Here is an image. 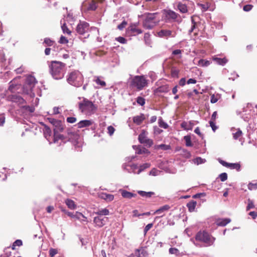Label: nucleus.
Instances as JSON below:
<instances>
[{
  "instance_id": "32",
  "label": "nucleus",
  "mask_w": 257,
  "mask_h": 257,
  "mask_svg": "<svg viewBox=\"0 0 257 257\" xmlns=\"http://www.w3.org/2000/svg\"><path fill=\"white\" fill-rule=\"evenodd\" d=\"M138 193L141 196L145 197L146 198H150L154 194V192L152 191L146 192L144 191H139Z\"/></svg>"
},
{
  "instance_id": "23",
  "label": "nucleus",
  "mask_w": 257,
  "mask_h": 257,
  "mask_svg": "<svg viewBox=\"0 0 257 257\" xmlns=\"http://www.w3.org/2000/svg\"><path fill=\"white\" fill-rule=\"evenodd\" d=\"M93 124V121L90 120H83L80 121L77 124L78 128H82L84 127L89 126Z\"/></svg>"
},
{
  "instance_id": "50",
  "label": "nucleus",
  "mask_w": 257,
  "mask_h": 257,
  "mask_svg": "<svg viewBox=\"0 0 257 257\" xmlns=\"http://www.w3.org/2000/svg\"><path fill=\"white\" fill-rule=\"evenodd\" d=\"M254 207V206L253 205V203L252 200H250V199H248V204L246 207V210H249L251 208H253Z\"/></svg>"
},
{
  "instance_id": "4",
  "label": "nucleus",
  "mask_w": 257,
  "mask_h": 257,
  "mask_svg": "<svg viewBox=\"0 0 257 257\" xmlns=\"http://www.w3.org/2000/svg\"><path fill=\"white\" fill-rule=\"evenodd\" d=\"M148 80L144 75H137L132 78L130 86L133 88H136L137 91H141L148 86Z\"/></svg>"
},
{
  "instance_id": "63",
  "label": "nucleus",
  "mask_w": 257,
  "mask_h": 257,
  "mask_svg": "<svg viewBox=\"0 0 257 257\" xmlns=\"http://www.w3.org/2000/svg\"><path fill=\"white\" fill-rule=\"evenodd\" d=\"M192 92L194 93L195 96L196 97V99L198 100L200 97L199 94H202V93L199 92L198 90L196 89H193V91Z\"/></svg>"
},
{
  "instance_id": "17",
  "label": "nucleus",
  "mask_w": 257,
  "mask_h": 257,
  "mask_svg": "<svg viewBox=\"0 0 257 257\" xmlns=\"http://www.w3.org/2000/svg\"><path fill=\"white\" fill-rule=\"evenodd\" d=\"M170 208L171 207L169 205H165L155 210L154 212V214L160 215L159 216L156 217L155 219L163 217L165 215L164 214V212L168 211Z\"/></svg>"
},
{
  "instance_id": "40",
  "label": "nucleus",
  "mask_w": 257,
  "mask_h": 257,
  "mask_svg": "<svg viewBox=\"0 0 257 257\" xmlns=\"http://www.w3.org/2000/svg\"><path fill=\"white\" fill-rule=\"evenodd\" d=\"M22 245V241L21 239H17L13 243L12 246H11V248H12V249L13 250H15L16 249V246H21Z\"/></svg>"
},
{
  "instance_id": "30",
  "label": "nucleus",
  "mask_w": 257,
  "mask_h": 257,
  "mask_svg": "<svg viewBox=\"0 0 257 257\" xmlns=\"http://www.w3.org/2000/svg\"><path fill=\"white\" fill-rule=\"evenodd\" d=\"M197 205V202L194 200H191L188 202L187 204V207L188 208V209L190 212H192L194 211Z\"/></svg>"
},
{
  "instance_id": "43",
  "label": "nucleus",
  "mask_w": 257,
  "mask_h": 257,
  "mask_svg": "<svg viewBox=\"0 0 257 257\" xmlns=\"http://www.w3.org/2000/svg\"><path fill=\"white\" fill-rule=\"evenodd\" d=\"M150 167V164L149 163H145L140 167L139 170L138 172V174L140 173L142 171L145 170L146 168H148Z\"/></svg>"
},
{
  "instance_id": "44",
  "label": "nucleus",
  "mask_w": 257,
  "mask_h": 257,
  "mask_svg": "<svg viewBox=\"0 0 257 257\" xmlns=\"http://www.w3.org/2000/svg\"><path fill=\"white\" fill-rule=\"evenodd\" d=\"M49 255L50 257H54L56 254L58 253V250L57 248H50L49 249Z\"/></svg>"
},
{
  "instance_id": "52",
  "label": "nucleus",
  "mask_w": 257,
  "mask_h": 257,
  "mask_svg": "<svg viewBox=\"0 0 257 257\" xmlns=\"http://www.w3.org/2000/svg\"><path fill=\"white\" fill-rule=\"evenodd\" d=\"M248 188L251 190L257 189V182L249 183L248 185Z\"/></svg>"
},
{
  "instance_id": "47",
  "label": "nucleus",
  "mask_w": 257,
  "mask_h": 257,
  "mask_svg": "<svg viewBox=\"0 0 257 257\" xmlns=\"http://www.w3.org/2000/svg\"><path fill=\"white\" fill-rule=\"evenodd\" d=\"M169 252L171 254H174L176 255H179L180 253L179 250L178 249L175 247H171L169 248Z\"/></svg>"
},
{
  "instance_id": "1",
  "label": "nucleus",
  "mask_w": 257,
  "mask_h": 257,
  "mask_svg": "<svg viewBox=\"0 0 257 257\" xmlns=\"http://www.w3.org/2000/svg\"><path fill=\"white\" fill-rule=\"evenodd\" d=\"M66 64L58 61H52L49 66L50 73L53 77L56 79H61L64 77V68Z\"/></svg>"
},
{
  "instance_id": "54",
  "label": "nucleus",
  "mask_w": 257,
  "mask_h": 257,
  "mask_svg": "<svg viewBox=\"0 0 257 257\" xmlns=\"http://www.w3.org/2000/svg\"><path fill=\"white\" fill-rule=\"evenodd\" d=\"M219 178L221 181H225L227 179V175L226 173H222L219 175Z\"/></svg>"
},
{
  "instance_id": "26",
  "label": "nucleus",
  "mask_w": 257,
  "mask_h": 257,
  "mask_svg": "<svg viewBox=\"0 0 257 257\" xmlns=\"http://www.w3.org/2000/svg\"><path fill=\"white\" fill-rule=\"evenodd\" d=\"M94 213L97 215L103 216L109 215L110 211L107 208H103L98 210L97 211L94 212Z\"/></svg>"
},
{
  "instance_id": "33",
  "label": "nucleus",
  "mask_w": 257,
  "mask_h": 257,
  "mask_svg": "<svg viewBox=\"0 0 257 257\" xmlns=\"http://www.w3.org/2000/svg\"><path fill=\"white\" fill-rule=\"evenodd\" d=\"M155 149L156 150H168L170 149L171 147L170 145H166V144H161L155 145L154 147Z\"/></svg>"
},
{
  "instance_id": "20",
  "label": "nucleus",
  "mask_w": 257,
  "mask_h": 257,
  "mask_svg": "<svg viewBox=\"0 0 257 257\" xmlns=\"http://www.w3.org/2000/svg\"><path fill=\"white\" fill-rule=\"evenodd\" d=\"M146 119L145 115L143 113H141L140 115H136L133 117V122L137 125H140Z\"/></svg>"
},
{
  "instance_id": "42",
  "label": "nucleus",
  "mask_w": 257,
  "mask_h": 257,
  "mask_svg": "<svg viewBox=\"0 0 257 257\" xmlns=\"http://www.w3.org/2000/svg\"><path fill=\"white\" fill-rule=\"evenodd\" d=\"M137 103L141 106L144 105L145 104V98L142 96L137 97Z\"/></svg>"
},
{
  "instance_id": "59",
  "label": "nucleus",
  "mask_w": 257,
  "mask_h": 257,
  "mask_svg": "<svg viewBox=\"0 0 257 257\" xmlns=\"http://www.w3.org/2000/svg\"><path fill=\"white\" fill-rule=\"evenodd\" d=\"M252 9L251 5H245L243 7V10L245 12H248Z\"/></svg>"
},
{
  "instance_id": "7",
  "label": "nucleus",
  "mask_w": 257,
  "mask_h": 257,
  "mask_svg": "<svg viewBox=\"0 0 257 257\" xmlns=\"http://www.w3.org/2000/svg\"><path fill=\"white\" fill-rule=\"evenodd\" d=\"M163 14L165 16V19L169 22H181L182 19L180 14L172 10H164Z\"/></svg>"
},
{
  "instance_id": "24",
  "label": "nucleus",
  "mask_w": 257,
  "mask_h": 257,
  "mask_svg": "<svg viewBox=\"0 0 257 257\" xmlns=\"http://www.w3.org/2000/svg\"><path fill=\"white\" fill-rule=\"evenodd\" d=\"M193 125L194 123L192 121H183L181 123V127L186 131L192 130Z\"/></svg>"
},
{
  "instance_id": "46",
  "label": "nucleus",
  "mask_w": 257,
  "mask_h": 257,
  "mask_svg": "<svg viewBox=\"0 0 257 257\" xmlns=\"http://www.w3.org/2000/svg\"><path fill=\"white\" fill-rule=\"evenodd\" d=\"M150 153L149 151L145 148H138L137 149V153L138 154H142Z\"/></svg>"
},
{
  "instance_id": "25",
  "label": "nucleus",
  "mask_w": 257,
  "mask_h": 257,
  "mask_svg": "<svg viewBox=\"0 0 257 257\" xmlns=\"http://www.w3.org/2000/svg\"><path fill=\"white\" fill-rule=\"evenodd\" d=\"M120 191L121 195L123 198L131 199L133 197H136V194H133V193L128 192V191L123 190Z\"/></svg>"
},
{
  "instance_id": "34",
  "label": "nucleus",
  "mask_w": 257,
  "mask_h": 257,
  "mask_svg": "<svg viewBox=\"0 0 257 257\" xmlns=\"http://www.w3.org/2000/svg\"><path fill=\"white\" fill-rule=\"evenodd\" d=\"M93 80L97 84L101 85V87H104L106 85L105 81L101 80L100 77L99 76H95Z\"/></svg>"
},
{
  "instance_id": "13",
  "label": "nucleus",
  "mask_w": 257,
  "mask_h": 257,
  "mask_svg": "<svg viewBox=\"0 0 257 257\" xmlns=\"http://www.w3.org/2000/svg\"><path fill=\"white\" fill-rule=\"evenodd\" d=\"M66 137L69 141L73 143H77L78 140L80 139V135L76 132L68 130Z\"/></svg>"
},
{
  "instance_id": "6",
  "label": "nucleus",
  "mask_w": 257,
  "mask_h": 257,
  "mask_svg": "<svg viewBox=\"0 0 257 257\" xmlns=\"http://www.w3.org/2000/svg\"><path fill=\"white\" fill-rule=\"evenodd\" d=\"M195 238L197 240L205 243L206 246L212 245L215 240V238L211 236L206 231H199L196 235Z\"/></svg>"
},
{
  "instance_id": "45",
  "label": "nucleus",
  "mask_w": 257,
  "mask_h": 257,
  "mask_svg": "<svg viewBox=\"0 0 257 257\" xmlns=\"http://www.w3.org/2000/svg\"><path fill=\"white\" fill-rule=\"evenodd\" d=\"M44 43L46 44L48 46H52L55 43V41L51 40L49 38H46L44 39Z\"/></svg>"
},
{
  "instance_id": "37",
  "label": "nucleus",
  "mask_w": 257,
  "mask_h": 257,
  "mask_svg": "<svg viewBox=\"0 0 257 257\" xmlns=\"http://www.w3.org/2000/svg\"><path fill=\"white\" fill-rule=\"evenodd\" d=\"M230 221V219H229V218H225V219H222L218 220L217 221V225L218 226H224L226 224L229 223Z\"/></svg>"
},
{
  "instance_id": "15",
  "label": "nucleus",
  "mask_w": 257,
  "mask_h": 257,
  "mask_svg": "<svg viewBox=\"0 0 257 257\" xmlns=\"http://www.w3.org/2000/svg\"><path fill=\"white\" fill-rule=\"evenodd\" d=\"M89 30V24L86 22H82L77 25L76 31L80 35L84 34Z\"/></svg>"
},
{
  "instance_id": "11",
  "label": "nucleus",
  "mask_w": 257,
  "mask_h": 257,
  "mask_svg": "<svg viewBox=\"0 0 257 257\" xmlns=\"http://www.w3.org/2000/svg\"><path fill=\"white\" fill-rule=\"evenodd\" d=\"M193 4V3L189 0H183L179 2L177 8L181 13H186L188 12L190 6Z\"/></svg>"
},
{
  "instance_id": "8",
  "label": "nucleus",
  "mask_w": 257,
  "mask_h": 257,
  "mask_svg": "<svg viewBox=\"0 0 257 257\" xmlns=\"http://www.w3.org/2000/svg\"><path fill=\"white\" fill-rule=\"evenodd\" d=\"M36 83L35 78L30 76L28 77L23 87V92L26 94H30Z\"/></svg>"
},
{
  "instance_id": "31",
  "label": "nucleus",
  "mask_w": 257,
  "mask_h": 257,
  "mask_svg": "<svg viewBox=\"0 0 257 257\" xmlns=\"http://www.w3.org/2000/svg\"><path fill=\"white\" fill-rule=\"evenodd\" d=\"M65 203L70 209H75L76 207V205L73 200L67 199L65 200Z\"/></svg>"
},
{
  "instance_id": "60",
  "label": "nucleus",
  "mask_w": 257,
  "mask_h": 257,
  "mask_svg": "<svg viewBox=\"0 0 257 257\" xmlns=\"http://www.w3.org/2000/svg\"><path fill=\"white\" fill-rule=\"evenodd\" d=\"M153 226V223H150L147 224L145 227L144 229V233L145 234H146L147 232L149 230H150L152 227Z\"/></svg>"
},
{
  "instance_id": "22",
  "label": "nucleus",
  "mask_w": 257,
  "mask_h": 257,
  "mask_svg": "<svg viewBox=\"0 0 257 257\" xmlns=\"http://www.w3.org/2000/svg\"><path fill=\"white\" fill-rule=\"evenodd\" d=\"M135 253L138 257H147L148 255L147 250L143 247L137 249Z\"/></svg>"
},
{
  "instance_id": "53",
  "label": "nucleus",
  "mask_w": 257,
  "mask_h": 257,
  "mask_svg": "<svg viewBox=\"0 0 257 257\" xmlns=\"http://www.w3.org/2000/svg\"><path fill=\"white\" fill-rule=\"evenodd\" d=\"M126 26H127V22L125 21H123L120 24H119V25L117 27V28L119 30H121L123 29H124Z\"/></svg>"
},
{
  "instance_id": "56",
  "label": "nucleus",
  "mask_w": 257,
  "mask_h": 257,
  "mask_svg": "<svg viewBox=\"0 0 257 257\" xmlns=\"http://www.w3.org/2000/svg\"><path fill=\"white\" fill-rule=\"evenodd\" d=\"M59 42L60 44H67L68 40L65 37L62 36L60 38Z\"/></svg>"
},
{
  "instance_id": "35",
  "label": "nucleus",
  "mask_w": 257,
  "mask_h": 257,
  "mask_svg": "<svg viewBox=\"0 0 257 257\" xmlns=\"http://www.w3.org/2000/svg\"><path fill=\"white\" fill-rule=\"evenodd\" d=\"M210 62L209 61L203 59H200L199 60V61H198V65L201 67H207L210 65Z\"/></svg>"
},
{
  "instance_id": "16",
  "label": "nucleus",
  "mask_w": 257,
  "mask_h": 257,
  "mask_svg": "<svg viewBox=\"0 0 257 257\" xmlns=\"http://www.w3.org/2000/svg\"><path fill=\"white\" fill-rule=\"evenodd\" d=\"M219 162L225 167L230 168L231 169H235L237 171H239L240 170L241 166L239 163H229L222 160H219Z\"/></svg>"
},
{
  "instance_id": "41",
  "label": "nucleus",
  "mask_w": 257,
  "mask_h": 257,
  "mask_svg": "<svg viewBox=\"0 0 257 257\" xmlns=\"http://www.w3.org/2000/svg\"><path fill=\"white\" fill-rule=\"evenodd\" d=\"M220 96L219 94H212L211 95V98H210V102L211 103H216L218 101V99L219 98Z\"/></svg>"
},
{
  "instance_id": "21",
  "label": "nucleus",
  "mask_w": 257,
  "mask_h": 257,
  "mask_svg": "<svg viewBox=\"0 0 257 257\" xmlns=\"http://www.w3.org/2000/svg\"><path fill=\"white\" fill-rule=\"evenodd\" d=\"M98 196L100 199H104L107 201H111L114 199L113 195L107 194V193L105 192H100Z\"/></svg>"
},
{
  "instance_id": "48",
  "label": "nucleus",
  "mask_w": 257,
  "mask_h": 257,
  "mask_svg": "<svg viewBox=\"0 0 257 257\" xmlns=\"http://www.w3.org/2000/svg\"><path fill=\"white\" fill-rule=\"evenodd\" d=\"M12 255L11 251H7V249L5 248L4 250L3 254L0 255V257H10Z\"/></svg>"
},
{
  "instance_id": "12",
  "label": "nucleus",
  "mask_w": 257,
  "mask_h": 257,
  "mask_svg": "<svg viewBox=\"0 0 257 257\" xmlns=\"http://www.w3.org/2000/svg\"><path fill=\"white\" fill-rule=\"evenodd\" d=\"M108 220L107 217L97 215L93 218V222L95 227L100 228L105 225Z\"/></svg>"
},
{
  "instance_id": "36",
  "label": "nucleus",
  "mask_w": 257,
  "mask_h": 257,
  "mask_svg": "<svg viewBox=\"0 0 257 257\" xmlns=\"http://www.w3.org/2000/svg\"><path fill=\"white\" fill-rule=\"evenodd\" d=\"M144 39H145V42H146V44L147 45L152 47V42L150 38V35L149 33H145L144 36Z\"/></svg>"
},
{
  "instance_id": "57",
  "label": "nucleus",
  "mask_w": 257,
  "mask_h": 257,
  "mask_svg": "<svg viewBox=\"0 0 257 257\" xmlns=\"http://www.w3.org/2000/svg\"><path fill=\"white\" fill-rule=\"evenodd\" d=\"M159 123L160 126L164 128L165 129H167V127H168V124L167 123H166L165 122H164L162 120H160Z\"/></svg>"
},
{
  "instance_id": "61",
  "label": "nucleus",
  "mask_w": 257,
  "mask_h": 257,
  "mask_svg": "<svg viewBox=\"0 0 257 257\" xmlns=\"http://www.w3.org/2000/svg\"><path fill=\"white\" fill-rule=\"evenodd\" d=\"M5 122V116L4 113L0 114V126L3 125Z\"/></svg>"
},
{
  "instance_id": "49",
  "label": "nucleus",
  "mask_w": 257,
  "mask_h": 257,
  "mask_svg": "<svg viewBox=\"0 0 257 257\" xmlns=\"http://www.w3.org/2000/svg\"><path fill=\"white\" fill-rule=\"evenodd\" d=\"M62 29L64 33H66L68 35H71V31L66 26V24H64L62 26Z\"/></svg>"
},
{
  "instance_id": "39",
  "label": "nucleus",
  "mask_w": 257,
  "mask_h": 257,
  "mask_svg": "<svg viewBox=\"0 0 257 257\" xmlns=\"http://www.w3.org/2000/svg\"><path fill=\"white\" fill-rule=\"evenodd\" d=\"M65 139V138L63 135L57 134L56 133H54V141L55 143L57 142L59 140L64 141Z\"/></svg>"
},
{
  "instance_id": "29",
  "label": "nucleus",
  "mask_w": 257,
  "mask_h": 257,
  "mask_svg": "<svg viewBox=\"0 0 257 257\" xmlns=\"http://www.w3.org/2000/svg\"><path fill=\"white\" fill-rule=\"evenodd\" d=\"M130 31L133 35H139L143 32L142 30L136 27V25H131L129 27Z\"/></svg>"
},
{
  "instance_id": "28",
  "label": "nucleus",
  "mask_w": 257,
  "mask_h": 257,
  "mask_svg": "<svg viewBox=\"0 0 257 257\" xmlns=\"http://www.w3.org/2000/svg\"><path fill=\"white\" fill-rule=\"evenodd\" d=\"M213 60L215 61L216 63L220 65H224L227 62L228 60L225 58H218L214 57L213 58Z\"/></svg>"
},
{
  "instance_id": "10",
  "label": "nucleus",
  "mask_w": 257,
  "mask_h": 257,
  "mask_svg": "<svg viewBox=\"0 0 257 257\" xmlns=\"http://www.w3.org/2000/svg\"><path fill=\"white\" fill-rule=\"evenodd\" d=\"M99 2H102V1L88 0L82 3V8L87 11H94L97 9Z\"/></svg>"
},
{
  "instance_id": "64",
  "label": "nucleus",
  "mask_w": 257,
  "mask_h": 257,
  "mask_svg": "<svg viewBox=\"0 0 257 257\" xmlns=\"http://www.w3.org/2000/svg\"><path fill=\"white\" fill-rule=\"evenodd\" d=\"M80 216L84 217V215L82 213H80V212L77 211L75 214H73V218H75L78 219H80Z\"/></svg>"
},
{
  "instance_id": "55",
  "label": "nucleus",
  "mask_w": 257,
  "mask_h": 257,
  "mask_svg": "<svg viewBox=\"0 0 257 257\" xmlns=\"http://www.w3.org/2000/svg\"><path fill=\"white\" fill-rule=\"evenodd\" d=\"M116 40L119 42L120 44H126L127 40L123 37H118L116 38Z\"/></svg>"
},
{
  "instance_id": "9",
  "label": "nucleus",
  "mask_w": 257,
  "mask_h": 257,
  "mask_svg": "<svg viewBox=\"0 0 257 257\" xmlns=\"http://www.w3.org/2000/svg\"><path fill=\"white\" fill-rule=\"evenodd\" d=\"M147 134L145 130H143L138 136V140L140 143L144 144L147 147H151L154 142L152 140L148 139Z\"/></svg>"
},
{
  "instance_id": "18",
  "label": "nucleus",
  "mask_w": 257,
  "mask_h": 257,
  "mask_svg": "<svg viewBox=\"0 0 257 257\" xmlns=\"http://www.w3.org/2000/svg\"><path fill=\"white\" fill-rule=\"evenodd\" d=\"M170 91L169 85L166 84L162 85L154 89V94H157L160 93H167Z\"/></svg>"
},
{
  "instance_id": "2",
  "label": "nucleus",
  "mask_w": 257,
  "mask_h": 257,
  "mask_svg": "<svg viewBox=\"0 0 257 257\" xmlns=\"http://www.w3.org/2000/svg\"><path fill=\"white\" fill-rule=\"evenodd\" d=\"M78 108L82 113L89 115L94 113L97 110V106L86 98L78 103Z\"/></svg>"
},
{
  "instance_id": "5",
  "label": "nucleus",
  "mask_w": 257,
  "mask_h": 257,
  "mask_svg": "<svg viewBox=\"0 0 257 257\" xmlns=\"http://www.w3.org/2000/svg\"><path fill=\"white\" fill-rule=\"evenodd\" d=\"M67 79L70 84L75 87H80L83 84V76L79 71H73Z\"/></svg>"
},
{
  "instance_id": "19",
  "label": "nucleus",
  "mask_w": 257,
  "mask_h": 257,
  "mask_svg": "<svg viewBox=\"0 0 257 257\" xmlns=\"http://www.w3.org/2000/svg\"><path fill=\"white\" fill-rule=\"evenodd\" d=\"M158 36L167 38L172 36V31L169 30L162 29L157 32Z\"/></svg>"
},
{
  "instance_id": "51",
  "label": "nucleus",
  "mask_w": 257,
  "mask_h": 257,
  "mask_svg": "<svg viewBox=\"0 0 257 257\" xmlns=\"http://www.w3.org/2000/svg\"><path fill=\"white\" fill-rule=\"evenodd\" d=\"M77 119L74 116H69L67 117L66 118V121L68 123H73L76 121Z\"/></svg>"
},
{
  "instance_id": "62",
  "label": "nucleus",
  "mask_w": 257,
  "mask_h": 257,
  "mask_svg": "<svg viewBox=\"0 0 257 257\" xmlns=\"http://www.w3.org/2000/svg\"><path fill=\"white\" fill-rule=\"evenodd\" d=\"M210 126L212 127V130L215 132L217 129V126L215 124V122L214 121H209V122Z\"/></svg>"
},
{
  "instance_id": "38",
  "label": "nucleus",
  "mask_w": 257,
  "mask_h": 257,
  "mask_svg": "<svg viewBox=\"0 0 257 257\" xmlns=\"http://www.w3.org/2000/svg\"><path fill=\"white\" fill-rule=\"evenodd\" d=\"M184 140L185 141L186 146L188 147L192 146L193 144L191 141V137L189 135L185 136L183 137Z\"/></svg>"
},
{
  "instance_id": "58",
  "label": "nucleus",
  "mask_w": 257,
  "mask_h": 257,
  "mask_svg": "<svg viewBox=\"0 0 257 257\" xmlns=\"http://www.w3.org/2000/svg\"><path fill=\"white\" fill-rule=\"evenodd\" d=\"M108 133L110 136H111L114 132L115 129L112 125H109L107 127Z\"/></svg>"
},
{
  "instance_id": "14",
  "label": "nucleus",
  "mask_w": 257,
  "mask_h": 257,
  "mask_svg": "<svg viewBox=\"0 0 257 257\" xmlns=\"http://www.w3.org/2000/svg\"><path fill=\"white\" fill-rule=\"evenodd\" d=\"M7 99L9 101L15 102L18 104H23L25 102L24 99L23 98L22 96L16 94L8 95L7 97Z\"/></svg>"
},
{
  "instance_id": "27",
  "label": "nucleus",
  "mask_w": 257,
  "mask_h": 257,
  "mask_svg": "<svg viewBox=\"0 0 257 257\" xmlns=\"http://www.w3.org/2000/svg\"><path fill=\"white\" fill-rule=\"evenodd\" d=\"M232 131L234 132L232 133L233 139L234 140H238L240 139L241 137L242 136V131L238 128V129H232Z\"/></svg>"
},
{
  "instance_id": "3",
  "label": "nucleus",
  "mask_w": 257,
  "mask_h": 257,
  "mask_svg": "<svg viewBox=\"0 0 257 257\" xmlns=\"http://www.w3.org/2000/svg\"><path fill=\"white\" fill-rule=\"evenodd\" d=\"M158 16V13H145L143 15V17L145 18L143 23V27L146 29L149 30L154 28L160 21Z\"/></svg>"
}]
</instances>
